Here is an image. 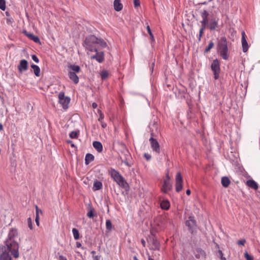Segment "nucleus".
Instances as JSON below:
<instances>
[{
	"label": "nucleus",
	"mask_w": 260,
	"mask_h": 260,
	"mask_svg": "<svg viewBox=\"0 0 260 260\" xmlns=\"http://www.w3.org/2000/svg\"><path fill=\"white\" fill-rule=\"evenodd\" d=\"M18 236V231L16 228L11 229L9 232L8 236L5 241V245L11 255L15 258H17L19 256L18 243L15 240V238Z\"/></svg>",
	"instance_id": "1"
},
{
	"label": "nucleus",
	"mask_w": 260,
	"mask_h": 260,
	"mask_svg": "<svg viewBox=\"0 0 260 260\" xmlns=\"http://www.w3.org/2000/svg\"><path fill=\"white\" fill-rule=\"evenodd\" d=\"M108 173L119 186L124 189L126 191L129 190L128 184L119 172L114 169L111 168L110 170H109Z\"/></svg>",
	"instance_id": "2"
},
{
	"label": "nucleus",
	"mask_w": 260,
	"mask_h": 260,
	"mask_svg": "<svg viewBox=\"0 0 260 260\" xmlns=\"http://www.w3.org/2000/svg\"><path fill=\"white\" fill-rule=\"evenodd\" d=\"M217 50L220 56L224 60L229 58L228 41L225 37H222L218 40L217 45Z\"/></svg>",
	"instance_id": "3"
},
{
	"label": "nucleus",
	"mask_w": 260,
	"mask_h": 260,
	"mask_svg": "<svg viewBox=\"0 0 260 260\" xmlns=\"http://www.w3.org/2000/svg\"><path fill=\"white\" fill-rule=\"evenodd\" d=\"M97 41L98 38L94 35H89L84 40L83 46L85 48L86 50L89 51H96Z\"/></svg>",
	"instance_id": "4"
},
{
	"label": "nucleus",
	"mask_w": 260,
	"mask_h": 260,
	"mask_svg": "<svg viewBox=\"0 0 260 260\" xmlns=\"http://www.w3.org/2000/svg\"><path fill=\"white\" fill-rule=\"evenodd\" d=\"M151 131V138L149 139V142L151 145V148L153 151H155L157 153H160V145L156 140V139L153 138L154 133L153 132V129H155L156 131L158 128V124L156 122H153L152 124H150V126Z\"/></svg>",
	"instance_id": "5"
},
{
	"label": "nucleus",
	"mask_w": 260,
	"mask_h": 260,
	"mask_svg": "<svg viewBox=\"0 0 260 260\" xmlns=\"http://www.w3.org/2000/svg\"><path fill=\"white\" fill-rule=\"evenodd\" d=\"M210 68L213 72L214 79H218L219 78L221 69L220 62L218 59L216 58L213 60L211 64Z\"/></svg>",
	"instance_id": "6"
},
{
	"label": "nucleus",
	"mask_w": 260,
	"mask_h": 260,
	"mask_svg": "<svg viewBox=\"0 0 260 260\" xmlns=\"http://www.w3.org/2000/svg\"><path fill=\"white\" fill-rule=\"evenodd\" d=\"M185 225L191 234H194L197 232V224L194 216L188 217V219L185 221Z\"/></svg>",
	"instance_id": "7"
},
{
	"label": "nucleus",
	"mask_w": 260,
	"mask_h": 260,
	"mask_svg": "<svg viewBox=\"0 0 260 260\" xmlns=\"http://www.w3.org/2000/svg\"><path fill=\"white\" fill-rule=\"evenodd\" d=\"M175 190L176 192H180L183 187V178L180 172H177L175 178Z\"/></svg>",
	"instance_id": "8"
},
{
	"label": "nucleus",
	"mask_w": 260,
	"mask_h": 260,
	"mask_svg": "<svg viewBox=\"0 0 260 260\" xmlns=\"http://www.w3.org/2000/svg\"><path fill=\"white\" fill-rule=\"evenodd\" d=\"M148 243L150 245V249L152 250H157L159 247V243L155 236L152 235L147 239Z\"/></svg>",
	"instance_id": "9"
},
{
	"label": "nucleus",
	"mask_w": 260,
	"mask_h": 260,
	"mask_svg": "<svg viewBox=\"0 0 260 260\" xmlns=\"http://www.w3.org/2000/svg\"><path fill=\"white\" fill-rule=\"evenodd\" d=\"M18 70L19 73L22 74L23 72L27 71L28 69V61L24 59H21L20 60L19 64H18Z\"/></svg>",
	"instance_id": "10"
},
{
	"label": "nucleus",
	"mask_w": 260,
	"mask_h": 260,
	"mask_svg": "<svg viewBox=\"0 0 260 260\" xmlns=\"http://www.w3.org/2000/svg\"><path fill=\"white\" fill-rule=\"evenodd\" d=\"M242 39H241V42H242V50L243 52L245 53L248 51L249 46L248 44V43L247 42V40L246 39V34L244 31L242 32Z\"/></svg>",
	"instance_id": "11"
},
{
	"label": "nucleus",
	"mask_w": 260,
	"mask_h": 260,
	"mask_svg": "<svg viewBox=\"0 0 260 260\" xmlns=\"http://www.w3.org/2000/svg\"><path fill=\"white\" fill-rule=\"evenodd\" d=\"M96 53L91 56V58L95 59L99 63H102L104 61V52L103 51H95Z\"/></svg>",
	"instance_id": "12"
},
{
	"label": "nucleus",
	"mask_w": 260,
	"mask_h": 260,
	"mask_svg": "<svg viewBox=\"0 0 260 260\" xmlns=\"http://www.w3.org/2000/svg\"><path fill=\"white\" fill-rule=\"evenodd\" d=\"M23 33L26 37H27L30 40L33 41L34 42H35L36 43H38L39 44H41L40 40L38 36H35L31 33L28 32L25 30L23 31Z\"/></svg>",
	"instance_id": "13"
},
{
	"label": "nucleus",
	"mask_w": 260,
	"mask_h": 260,
	"mask_svg": "<svg viewBox=\"0 0 260 260\" xmlns=\"http://www.w3.org/2000/svg\"><path fill=\"white\" fill-rule=\"evenodd\" d=\"M172 189V185L170 181H164L162 187L161 188V191L167 193L168 191L171 190Z\"/></svg>",
	"instance_id": "14"
},
{
	"label": "nucleus",
	"mask_w": 260,
	"mask_h": 260,
	"mask_svg": "<svg viewBox=\"0 0 260 260\" xmlns=\"http://www.w3.org/2000/svg\"><path fill=\"white\" fill-rule=\"evenodd\" d=\"M9 252L6 247V249L3 251L0 255V260H12V256L9 254Z\"/></svg>",
	"instance_id": "15"
},
{
	"label": "nucleus",
	"mask_w": 260,
	"mask_h": 260,
	"mask_svg": "<svg viewBox=\"0 0 260 260\" xmlns=\"http://www.w3.org/2000/svg\"><path fill=\"white\" fill-rule=\"evenodd\" d=\"M68 76L70 80H71L75 84H77L79 82V77L76 75V73L69 71Z\"/></svg>",
	"instance_id": "16"
},
{
	"label": "nucleus",
	"mask_w": 260,
	"mask_h": 260,
	"mask_svg": "<svg viewBox=\"0 0 260 260\" xmlns=\"http://www.w3.org/2000/svg\"><path fill=\"white\" fill-rule=\"evenodd\" d=\"M218 26V21L215 18H213L211 19L210 23H208V28L211 30H214Z\"/></svg>",
	"instance_id": "17"
},
{
	"label": "nucleus",
	"mask_w": 260,
	"mask_h": 260,
	"mask_svg": "<svg viewBox=\"0 0 260 260\" xmlns=\"http://www.w3.org/2000/svg\"><path fill=\"white\" fill-rule=\"evenodd\" d=\"M195 256L197 258H205L206 253L202 248H197L195 251Z\"/></svg>",
	"instance_id": "18"
},
{
	"label": "nucleus",
	"mask_w": 260,
	"mask_h": 260,
	"mask_svg": "<svg viewBox=\"0 0 260 260\" xmlns=\"http://www.w3.org/2000/svg\"><path fill=\"white\" fill-rule=\"evenodd\" d=\"M160 206L161 209L168 210L170 207V203L168 200H163L160 202Z\"/></svg>",
	"instance_id": "19"
},
{
	"label": "nucleus",
	"mask_w": 260,
	"mask_h": 260,
	"mask_svg": "<svg viewBox=\"0 0 260 260\" xmlns=\"http://www.w3.org/2000/svg\"><path fill=\"white\" fill-rule=\"evenodd\" d=\"M246 185L249 187L256 190L258 186L257 183L252 179H249L246 181Z\"/></svg>",
	"instance_id": "20"
},
{
	"label": "nucleus",
	"mask_w": 260,
	"mask_h": 260,
	"mask_svg": "<svg viewBox=\"0 0 260 260\" xmlns=\"http://www.w3.org/2000/svg\"><path fill=\"white\" fill-rule=\"evenodd\" d=\"M113 6L114 10L116 11H120L123 8V5L120 3V0H114Z\"/></svg>",
	"instance_id": "21"
},
{
	"label": "nucleus",
	"mask_w": 260,
	"mask_h": 260,
	"mask_svg": "<svg viewBox=\"0 0 260 260\" xmlns=\"http://www.w3.org/2000/svg\"><path fill=\"white\" fill-rule=\"evenodd\" d=\"M102 187H103L102 182L98 180H95L93 183L92 190L93 191L99 190H100L101 189H102Z\"/></svg>",
	"instance_id": "22"
},
{
	"label": "nucleus",
	"mask_w": 260,
	"mask_h": 260,
	"mask_svg": "<svg viewBox=\"0 0 260 260\" xmlns=\"http://www.w3.org/2000/svg\"><path fill=\"white\" fill-rule=\"evenodd\" d=\"M68 68L70 69V71H71L72 72L78 73L81 71L80 67L76 64H69L68 66Z\"/></svg>",
	"instance_id": "23"
},
{
	"label": "nucleus",
	"mask_w": 260,
	"mask_h": 260,
	"mask_svg": "<svg viewBox=\"0 0 260 260\" xmlns=\"http://www.w3.org/2000/svg\"><path fill=\"white\" fill-rule=\"evenodd\" d=\"M93 147L98 152H101L103 151V147L102 144L99 141H94L92 143Z\"/></svg>",
	"instance_id": "24"
},
{
	"label": "nucleus",
	"mask_w": 260,
	"mask_h": 260,
	"mask_svg": "<svg viewBox=\"0 0 260 260\" xmlns=\"http://www.w3.org/2000/svg\"><path fill=\"white\" fill-rule=\"evenodd\" d=\"M70 98L66 96L62 101H59V103L62 105L63 109H67L68 108V104L70 102Z\"/></svg>",
	"instance_id": "25"
},
{
	"label": "nucleus",
	"mask_w": 260,
	"mask_h": 260,
	"mask_svg": "<svg viewBox=\"0 0 260 260\" xmlns=\"http://www.w3.org/2000/svg\"><path fill=\"white\" fill-rule=\"evenodd\" d=\"M221 183L223 187L226 188L230 184L231 181L226 176H223L221 178Z\"/></svg>",
	"instance_id": "26"
},
{
	"label": "nucleus",
	"mask_w": 260,
	"mask_h": 260,
	"mask_svg": "<svg viewBox=\"0 0 260 260\" xmlns=\"http://www.w3.org/2000/svg\"><path fill=\"white\" fill-rule=\"evenodd\" d=\"M201 15L202 18V22H208L209 13L206 10H204L202 12H201Z\"/></svg>",
	"instance_id": "27"
},
{
	"label": "nucleus",
	"mask_w": 260,
	"mask_h": 260,
	"mask_svg": "<svg viewBox=\"0 0 260 260\" xmlns=\"http://www.w3.org/2000/svg\"><path fill=\"white\" fill-rule=\"evenodd\" d=\"M94 156L91 153H87L85 157V164L88 165L90 162L93 161Z\"/></svg>",
	"instance_id": "28"
},
{
	"label": "nucleus",
	"mask_w": 260,
	"mask_h": 260,
	"mask_svg": "<svg viewBox=\"0 0 260 260\" xmlns=\"http://www.w3.org/2000/svg\"><path fill=\"white\" fill-rule=\"evenodd\" d=\"M30 67L33 69L35 75L37 77H39L40 76V69L39 67L34 64H32Z\"/></svg>",
	"instance_id": "29"
},
{
	"label": "nucleus",
	"mask_w": 260,
	"mask_h": 260,
	"mask_svg": "<svg viewBox=\"0 0 260 260\" xmlns=\"http://www.w3.org/2000/svg\"><path fill=\"white\" fill-rule=\"evenodd\" d=\"M124 160L123 161L125 165L128 167H130V165L128 162V159L129 157L131 156L130 153L127 150H125L124 151Z\"/></svg>",
	"instance_id": "30"
},
{
	"label": "nucleus",
	"mask_w": 260,
	"mask_h": 260,
	"mask_svg": "<svg viewBox=\"0 0 260 260\" xmlns=\"http://www.w3.org/2000/svg\"><path fill=\"white\" fill-rule=\"evenodd\" d=\"M98 45L100 46L103 48L106 47L107 45L106 42L101 38H98L97 45Z\"/></svg>",
	"instance_id": "31"
},
{
	"label": "nucleus",
	"mask_w": 260,
	"mask_h": 260,
	"mask_svg": "<svg viewBox=\"0 0 260 260\" xmlns=\"http://www.w3.org/2000/svg\"><path fill=\"white\" fill-rule=\"evenodd\" d=\"M87 216L90 218H92L94 216H96V214L94 213L93 209L90 205H89V211L87 214Z\"/></svg>",
	"instance_id": "32"
},
{
	"label": "nucleus",
	"mask_w": 260,
	"mask_h": 260,
	"mask_svg": "<svg viewBox=\"0 0 260 260\" xmlns=\"http://www.w3.org/2000/svg\"><path fill=\"white\" fill-rule=\"evenodd\" d=\"M100 75L102 80H104L108 77L109 73L107 70H103L101 72Z\"/></svg>",
	"instance_id": "33"
},
{
	"label": "nucleus",
	"mask_w": 260,
	"mask_h": 260,
	"mask_svg": "<svg viewBox=\"0 0 260 260\" xmlns=\"http://www.w3.org/2000/svg\"><path fill=\"white\" fill-rule=\"evenodd\" d=\"M72 233L73 234L74 238L75 240H78L80 238V234L78 230L76 228H73L72 230Z\"/></svg>",
	"instance_id": "34"
},
{
	"label": "nucleus",
	"mask_w": 260,
	"mask_h": 260,
	"mask_svg": "<svg viewBox=\"0 0 260 260\" xmlns=\"http://www.w3.org/2000/svg\"><path fill=\"white\" fill-rule=\"evenodd\" d=\"M214 43L212 41H210L204 50V53H208L214 47Z\"/></svg>",
	"instance_id": "35"
},
{
	"label": "nucleus",
	"mask_w": 260,
	"mask_h": 260,
	"mask_svg": "<svg viewBox=\"0 0 260 260\" xmlns=\"http://www.w3.org/2000/svg\"><path fill=\"white\" fill-rule=\"evenodd\" d=\"M106 227L107 232H110L112 229V224L110 220L108 219L106 222Z\"/></svg>",
	"instance_id": "36"
},
{
	"label": "nucleus",
	"mask_w": 260,
	"mask_h": 260,
	"mask_svg": "<svg viewBox=\"0 0 260 260\" xmlns=\"http://www.w3.org/2000/svg\"><path fill=\"white\" fill-rule=\"evenodd\" d=\"M79 135V131H72L70 134L69 136L72 139H77Z\"/></svg>",
	"instance_id": "37"
},
{
	"label": "nucleus",
	"mask_w": 260,
	"mask_h": 260,
	"mask_svg": "<svg viewBox=\"0 0 260 260\" xmlns=\"http://www.w3.org/2000/svg\"><path fill=\"white\" fill-rule=\"evenodd\" d=\"M146 28H147V32L149 34V36L150 37V39H151V43H154L155 42V39H154L153 35V34L151 32V29L150 28V26L148 25L147 26Z\"/></svg>",
	"instance_id": "38"
},
{
	"label": "nucleus",
	"mask_w": 260,
	"mask_h": 260,
	"mask_svg": "<svg viewBox=\"0 0 260 260\" xmlns=\"http://www.w3.org/2000/svg\"><path fill=\"white\" fill-rule=\"evenodd\" d=\"M0 9L3 11L6 9L5 0H0Z\"/></svg>",
	"instance_id": "39"
},
{
	"label": "nucleus",
	"mask_w": 260,
	"mask_h": 260,
	"mask_svg": "<svg viewBox=\"0 0 260 260\" xmlns=\"http://www.w3.org/2000/svg\"><path fill=\"white\" fill-rule=\"evenodd\" d=\"M244 257L246 260H253V256L249 254L247 252L244 253Z\"/></svg>",
	"instance_id": "40"
},
{
	"label": "nucleus",
	"mask_w": 260,
	"mask_h": 260,
	"mask_svg": "<svg viewBox=\"0 0 260 260\" xmlns=\"http://www.w3.org/2000/svg\"><path fill=\"white\" fill-rule=\"evenodd\" d=\"M98 113L99 114V118L98 119V121L100 122L103 121V119L104 118V114L100 110H98Z\"/></svg>",
	"instance_id": "41"
},
{
	"label": "nucleus",
	"mask_w": 260,
	"mask_h": 260,
	"mask_svg": "<svg viewBox=\"0 0 260 260\" xmlns=\"http://www.w3.org/2000/svg\"><path fill=\"white\" fill-rule=\"evenodd\" d=\"M66 96L64 95V92H60L58 94V99L59 101H62Z\"/></svg>",
	"instance_id": "42"
},
{
	"label": "nucleus",
	"mask_w": 260,
	"mask_h": 260,
	"mask_svg": "<svg viewBox=\"0 0 260 260\" xmlns=\"http://www.w3.org/2000/svg\"><path fill=\"white\" fill-rule=\"evenodd\" d=\"M201 29L205 30L207 27H208V22L201 21Z\"/></svg>",
	"instance_id": "43"
},
{
	"label": "nucleus",
	"mask_w": 260,
	"mask_h": 260,
	"mask_svg": "<svg viewBox=\"0 0 260 260\" xmlns=\"http://www.w3.org/2000/svg\"><path fill=\"white\" fill-rule=\"evenodd\" d=\"M27 224H28V226L30 230H32L33 229V227H32L31 219L30 217H29L27 218Z\"/></svg>",
	"instance_id": "44"
},
{
	"label": "nucleus",
	"mask_w": 260,
	"mask_h": 260,
	"mask_svg": "<svg viewBox=\"0 0 260 260\" xmlns=\"http://www.w3.org/2000/svg\"><path fill=\"white\" fill-rule=\"evenodd\" d=\"M144 157L147 160L149 161L151 158V155L148 153H145L144 154Z\"/></svg>",
	"instance_id": "45"
},
{
	"label": "nucleus",
	"mask_w": 260,
	"mask_h": 260,
	"mask_svg": "<svg viewBox=\"0 0 260 260\" xmlns=\"http://www.w3.org/2000/svg\"><path fill=\"white\" fill-rule=\"evenodd\" d=\"M245 243H246V240H245V239H244L238 240L237 241V244L239 245L244 246V244H245Z\"/></svg>",
	"instance_id": "46"
},
{
	"label": "nucleus",
	"mask_w": 260,
	"mask_h": 260,
	"mask_svg": "<svg viewBox=\"0 0 260 260\" xmlns=\"http://www.w3.org/2000/svg\"><path fill=\"white\" fill-rule=\"evenodd\" d=\"M31 58L36 63H38L39 62L38 57L35 54L31 55Z\"/></svg>",
	"instance_id": "47"
},
{
	"label": "nucleus",
	"mask_w": 260,
	"mask_h": 260,
	"mask_svg": "<svg viewBox=\"0 0 260 260\" xmlns=\"http://www.w3.org/2000/svg\"><path fill=\"white\" fill-rule=\"evenodd\" d=\"M218 252L220 257L221 260H226L225 257L223 256V253H222V251L219 250Z\"/></svg>",
	"instance_id": "48"
},
{
	"label": "nucleus",
	"mask_w": 260,
	"mask_h": 260,
	"mask_svg": "<svg viewBox=\"0 0 260 260\" xmlns=\"http://www.w3.org/2000/svg\"><path fill=\"white\" fill-rule=\"evenodd\" d=\"M13 22V19L11 17H8L7 18V23L10 24L12 23Z\"/></svg>",
	"instance_id": "49"
},
{
	"label": "nucleus",
	"mask_w": 260,
	"mask_h": 260,
	"mask_svg": "<svg viewBox=\"0 0 260 260\" xmlns=\"http://www.w3.org/2000/svg\"><path fill=\"white\" fill-rule=\"evenodd\" d=\"M35 221L36 224L39 226L40 225V218L39 215H36Z\"/></svg>",
	"instance_id": "50"
},
{
	"label": "nucleus",
	"mask_w": 260,
	"mask_h": 260,
	"mask_svg": "<svg viewBox=\"0 0 260 260\" xmlns=\"http://www.w3.org/2000/svg\"><path fill=\"white\" fill-rule=\"evenodd\" d=\"M39 213H42V211L41 209H40L39 208L38 206L36 205V215H39Z\"/></svg>",
	"instance_id": "51"
},
{
	"label": "nucleus",
	"mask_w": 260,
	"mask_h": 260,
	"mask_svg": "<svg viewBox=\"0 0 260 260\" xmlns=\"http://www.w3.org/2000/svg\"><path fill=\"white\" fill-rule=\"evenodd\" d=\"M134 5L135 7H137L140 6V2L139 0H134Z\"/></svg>",
	"instance_id": "52"
},
{
	"label": "nucleus",
	"mask_w": 260,
	"mask_h": 260,
	"mask_svg": "<svg viewBox=\"0 0 260 260\" xmlns=\"http://www.w3.org/2000/svg\"><path fill=\"white\" fill-rule=\"evenodd\" d=\"M67 143L68 144H71V146L73 148H75L76 147V146H75V145L73 143V142L71 141V140H68L67 141Z\"/></svg>",
	"instance_id": "53"
},
{
	"label": "nucleus",
	"mask_w": 260,
	"mask_h": 260,
	"mask_svg": "<svg viewBox=\"0 0 260 260\" xmlns=\"http://www.w3.org/2000/svg\"><path fill=\"white\" fill-rule=\"evenodd\" d=\"M101 255H93L92 256L93 260H100Z\"/></svg>",
	"instance_id": "54"
},
{
	"label": "nucleus",
	"mask_w": 260,
	"mask_h": 260,
	"mask_svg": "<svg viewBox=\"0 0 260 260\" xmlns=\"http://www.w3.org/2000/svg\"><path fill=\"white\" fill-rule=\"evenodd\" d=\"M100 123H101V126H102V127L103 128H106V126H107V124H106V123H105V122H104L103 121H101V122H100Z\"/></svg>",
	"instance_id": "55"
},
{
	"label": "nucleus",
	"mask_w": 260,
	"mask_h": 260,
	"mask_svg": "<svg viewBox=\"0 0 260 260\" xmlns=\"http://www.w3.org/2000/svg\"><path fill=\"white\" fill-rule=\"evenodd\" d=\"M164 181H170V177L169 176V173H167L166 174V179H165Z\"/></svg>",
	"instance_id": "56"
},
{
	"label": "nucleus",
	"mask_w": 260,
	"mask_h": 260,
	"mask_svg": "<svg viewBox=\"0 0 260 260\" xmlns=\"http://www.w3.org/2000/svg\"><path fill=\"white\" fill-rule=\"evenodd\" d=\"M58 260H67V258L63 255H59Z\"/></svg>",
	"instance_id": "57"
},
{
	"label": "nucleus",
	"mask_w": 260,
	"mask_h": 260,
	"mask_svg": "<svg viewBox=\"0 0 260 260\" xmlns=\"http://www.w3.org/2000/svg\"><path fill=\"white\" fill-rule=\"evenodd\" d=\"M97 107H98V104H97L96 103L94 102V103H93L92 104V107L93 109H95V108H97Z\"/></svg>",
	"instance_id": "58"
},
{
	"label": "nucleus",
	"mask_w": 260,
	"mask_h": 260,
	"mask_svg": "<svg viewBox=\"0 0 260 260\" xmlns=\"http://www.w3.org/2000/svg\"><path fill=\"white\" fill-rule=\"evenodd\" d=\"M81 246H82L80 242H76V246H77V247L80 248V247H81Z\"/></svg>",
	"instance_id": "59"
},
{
	"label": "nucleus",
	"mask_w": 260,
	"mask_h": 260,
	"mask_svg": "<svg viewBox=\"0 0 260 260\" xmlns=\"http://www.w3.org/2000/svg\"><path fill=\"white\" fill-rule=\"evenodd\" d=\"M141 243L142 244V245H143V246H145L146 242H145V241L143 239H141Z\"/></svg>",
	"instance_id": "60"
},
{
	"label": "nucleus",
	"mask_w": 260,
	"mask_h": 260,
	"mask_svg": "<svg viewBox=\"0 0 260 260\" xmlns=\"http://www.w3.org/2000/svg\"><path fill=\"white\" fill-rule=\"evenodd\" d=\"M186 193L188 196L190 195V193H191V191H190V189H187V190H186Z\"/></svg>",
	"instance_id": "61"
},
{
	"label": "nucleus",
	"mask_w": 260,
	"mask_h": 260,
	"mask_svg": "<svg viewBox=\"0 0 260 260\" xmlns=\"http://www.w3.org/2000/svg\"><path fill=\"white\" fill-rule=\"evenodd\" d=\"M209 2V1L208 2H204L203 3H200L199 5H207Z\"/></svg>",
	"instance_id": "62"
},
{
	"label": "nucleus",
	"mask_w": 260,
	"mask_h": 260,
	"mask_svg": "<svg viewBox=\"0 0 260 260\" xmlns=\"http://www.w3.org/2000/svg\"><path fill=\"white\" fill-rule=\"evenodd\" d=\"M6 15L8 17H10V14L9 13V12L8 11H6Z\"/></svg>",
	"instance_id": "63"
},
{
	"label": "nucleus",
	"mask_w": 260,
	"mask_h": 260,
	"mask_svg": "<svg viewBox=\"0 0 260 260\" xmlns=\"http://www.w3.org/2000/svg\"><path fill=\"white\" fill-rule=\"evenodd\" d=\"M204 29H202L200 28V31H199V34H200V35H201V34L203 35V34L204 32Z\"/></svg>",
	"instance_id": "64"
}]
</instances>
